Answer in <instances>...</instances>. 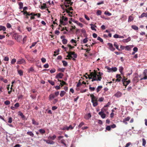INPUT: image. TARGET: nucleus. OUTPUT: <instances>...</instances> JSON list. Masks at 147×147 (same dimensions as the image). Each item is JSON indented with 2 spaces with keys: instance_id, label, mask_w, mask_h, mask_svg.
<instances>
[{
  "instance_id": "8fccbe9b",
  "label": "nucleus",
  "mask_w": 147,
  "mask_h": 147,
  "mask_svg": "<svg viewBox=\"0 0 147 147\" xmlns=\"http://www.w3.org/2000/svg\"><path fill=\"white\" fill-rule=\"evenodd\" d=\"M10 102L8 100H6L4 102V104L6 105H8L10 104Z\"/></svg>"
},
{
  "instance_id": "c03bdc74",
  "label": "nucleus",
  "mask_w": 147,
  "mask_h": 147,
  "mask_svg": "<svg viewBox=\"0 0 147 147\" xmlns=\"http://www.w3.org/2000/svg\"><path fill=\"white\" fill-rule=\"evenodd\" d=\"M106 15H107L108 16H109L111 15V13H110L108 11H105L104 13Z\"/></svg>"
},
{
  "instance_id": "393cba45",
  "label": "nucleus",
  "mask_w": 147,
  "mask_h": 147,
  "mask_svg": "<svg viewBox=\"0 0 147 147\" xmlns=\"http://www.w3.org/2000/svg\"><path fill=\"white\" fill-rule=\"evenodd\" d=\"M65 93L66 92L64 91H61L60 93V96L61 97H62L64 95Z\"/></svg>"
},
{
  "instance_id": "f3484780",
  "label": "nucleus",
  "mask_w": 147,
  "mask_h": 147,
  "mask_svg": "<svg viewBox=\"0 0 147 147\" xmlns=\"http://www.w3.org/2000/svg\"><path fill=\"white\" fill-rule=\"evenodd\" d=\"M18 5L19 6V9H22L23 7V4L22 2H19L18 3Z\"/></svg>"
},
{
  "instance_id": "7c9ffc66",
  "label": "nucleus",
  "mask_w": 147,
  "mask_h": 147,
  "mask_svg": "<svg viewBox=\"0 0 147 147\" xmlns=\"http://www.w3.org/2000/svg\"><path fill=\"white\" fill-rule=\"evenodd\" d=\"M111 69H112V72H115L117 70V68L116 67H112L111 68Z\"/></svg>"
},
{
  "instance_id": "c9c22d12",
  "label": "nucleus",
  "mask_w": 147,
  "mask_h": 147,
  "mask_svg": "<svg viewBox=\"0 0 147 147\" xmlns=\"http://www.w3.org/2000/svg\"><path fill=\"white\" fill-rule=\"evenodd\" d=\"M62 42L63 44H66L67 43V40L66 39H63L62 40Z\"/></svg>"
},
{
  "instance_id": "603ef678",
  "label": "nucleus",
  "mask_w": 147,
  "mask_h": 147,
  "mask_svg": "<svg viewBox=\"0 0 147 147\" xmlns=\"http://www.w3.org/2000/svg\"><path fill=\"white\" fill-rule=\"evenodd\" d=\"M56 71V70L55 68H53L50 70V72L51 73H53L55 72Z\"/></svg>"
},
{
  "instance_id": "a878e982",
  "label": "nucleus",
  "mask_w": 147,
  "mask_h": 147,
  "mask_svg": "<svg viewBox=\"0 0 147 147\" xmlns=\"http://www.w3.org/2000/svg\"><path fill=\"white\" fill-rule=\"evenodd\" d=\"M131 27L135 30H138V27L136 25H132Z\"/></svg>"
},
{
  "instance_id": "bb28decb",
  "label": "nucleus",
  "mask_w": 147,
  "mask_h": 147,
  "mask_svg": "<svg viewBox=\"0 0 147 147\" xmlns=\"http://www.w3.org/2000/svg\"><path fill=\"white\" fill-rule=\"evenodd\" d=\"M27 134L32 137L34 136V134L32 131H28Z\"/></svg>"
},
{
  "instance_id": "f03ea898",
  "label": "nucleus",
  "mask_w": 147,
  "mask_h": 147,
  "mask_svg": "<svg viewBox=\"0 0 147 147\" xmlns=\"http://www.w3.org/2000/svg\"><path fill=\"white\" fill-rule=\"evenodd\" d=\"M68 56H67L68 57V56H69L71 58H72L73 57H74V58H73L72 59L75 61L76 60L75 59V58H76L77 57V55L74 52H70L68 53Z\"/></svg>"
},
{
  "instance_id": "e2e57ef3",
  "label": "nucleus",
  "mask_w": 147,
  "mask_h": 147,
  "mask_svg": "<svg viewBox=\"0 0 147 147\" xmlns=\"http://www.w3.org/2000/svg\"><path fill=\"white\" fill-rule=\"evenodd\" d=\"M14 106L16 108L20 106L18 102H17L15 104Z\"/></svg>"
},
{
  "instance_id": "1a4fd4ad",
  "label": "nucleus",
  "mask_w": 147,
  "mask_h": 147,
  "mask_svg": "<svg viewBox=\"0 0 147 147\" xmlns=\"http://www.w3.org/2000/svg\"><path fill=\"white\" fill-rule=\"evenodd\" d=\"M108 44L109 45V49L110 50H111L112 51H113L115 50V48H114L113 47V45L112 44L108 43Z\"/></svg>"
},
{
  "instance_id": "f8f14e48",
  "label": "nucleus",
  "mask_w": 147,
  "mask_h": 147,
  "mask_svg": "<svg viewBox=\"0 0 147 147\" xmlns=\"http://www.w3.org/2000/svg\"><path fill=\"white\" fill-rule=\"evenodd\" d=\"M98 114L100 115L102 119L105 118L106 117V114L104 113L103 112L100 111L99 112Z\"/></svg>"
},
{
  "instance_id": "412c9836",
  "label": "nucleus",
  "mask_w": 147,
  "mask_h": 147,
  "mask_svg": "<svg viewBox=\"0 0 147 147\" xmlns=\"http://www.w3.org/2000/svg\"><path fill=\"white\" fill-rule=\"evenodd\" d=\"M134 18L133 17L131 16H129L128 19V22H130L134 20Z\"/></svg>"
},
{
  "instance_id": "58836bf2",
  "label": "nucleus",
  "mask_w": 147,
  "mask_h": 147,
  "mask_svg": "<svg viewBox=\"0 0 147 147\" xmlns=\"http://www.w3.org/2000/svg\"><path fill=\"white\" fill-rule=\"evenodd\" d=\"M16 59L13 58L12 59L11 61V63L12 64H13L16 62Z\"/></svg>"
},
{
  "instance_id": "a211bd4d",
  "label": "nucleus",
  "mask_w": 147,
  "mask_h": 147,
  "mask_svg": "<svg viewBox=\"0 0 147 147\" xmlns=\"http://www.w3.org/2000/svg\"><path fill=\"white\" fill-rule=\"evenodd\" d=\"M131 40V38L129 37L123 40V41L125 42H127Z\"/></svg>"
},
{
  "instance_id": "c85d7f7f",
  "label": "nucleus",
  "mask_w": 147,
  "mask_h": 147,
  "mask_svg": "<svg viewBox=\"0 0 147 147\" xmlns=\"http://www.w3.org/2000/svg\"><path fill=\"white\" fill-rule=\"evenodd\" d=\"M125 48L126 50L129 51L131 50V47L130 46L127 45L125 46Z\"/></svg>"
},
{
  "instance_id": "cd10ccee",
  "label": "nucleus",
  "mask_w": 147,
  "mask_h": 147,
  "mask_svg": "<svg viewBox=\"0 0 147 147\" xmlns=\"http://www.w3.org/2000/svg\"><path fill=\"white\" fill-rule=\"evenodd\" d=\"M18 74L20 76H22L23 75V71L22 70H18Z\"/></svg>"
},
{
  "instance_id": "a19ab883",
  "label": "nucleus",
  "mask_w": 147,
  "mask_h": 147,
  "mask_svg": "<svg viewBox=\"0 0 147 147\" xmlns=\"http://www.w3.org/2000/svg\"><path fill=\"white\" fill-rule=\"evenodd\" d=\"M88 41V38L86 37L83 40V42L84 43H86Z\"/></svg>"
},
{
  "instance_id": "79ce46f5",
  "label": "nucleus",
  "mask_w": 147,
  "mask_h": 147,
  "mask_svg": "<svg viewBox=\"0 0 147 147\" xmlns=\"http://www.w3.org/2000/svg\"><path fill=\"white\" fill-rule=\"evenodd\" d=\"M39 131L42 134H44L45 132V130L42 129H39Z\"/></svg>"
},
{
  "instance_id": "aec40b11",
  "label": "nucleus",
  "mask_w": 147,
  "mask_h": 147,
  "mask_svg": "<svg viewBox=\"0 0 147 147\" xmlns=\"http://www.w3.org/2000/svg\"><path fill=\"white\" fill-rule=\"evenodd\" d=\"M93 103V105L94 107L98 105V103L97 101H93L92 100L91 101Z\"/></svg>"
},
{
  "instance_id": "2eb2a0df",
  "label": "nucleus",
  "mask_w": 147,
  "mask_h": 147,
  "mask_svg": "<svg viewBox=\"0 0 147 147\" xmlns=\"http://www.w3.org/2000/svg\"><path fill=\"white\" fill-rule=\"evenodd\" d=\"M55 97V95L53 94H51L49 96V100H51L53 99H54Z\"/></svg>"
},
{
  "instance_id": "72a5a7b5",
  "label": "nucleus",
  "mask_w": 147,
  "mask_h": 147,
  "mask_svg": "<svg viewBox=\"0 0 147 147\" xmlns=\"http://www.w3.org/2000/svg\"><path fill=\"white\" fill-rule=\"evenodd\" d=\"M48 82L52 86H53L55 84V82L52 80H49Z\"/></svg>"
},
{
  "instance_id": "ddd939ff",
  "label": "nucleus",
  "mask_w": 147,
  "mask_h": 147,
  "mask_svg": "<svg viewBox=\"0 0 147 147\" xmlns=\"http://www.w3.org/2000/svg\"><path fill=\"white\" fill-rule=\"evenodd\" d=\"M123 67L121 66H119V72L121 73V74L122 75H123L124 73L123 72Z\"/></svg>"
},
{
  "instance_id": "69168bd1",
  "label": "nucleus",
  "mask_w": 147,
  "mask_h": 147,
  "mask_svg": "<svg viewBox=\"0 0 147 147\" xmlns=\"http://www.w3.org/2000/svg\"><path fill=\"white\" fill-rule=\"evenodd\" d=\"M104 98L102 97H101L99 98L98 101L100 102H102L103 101Z\"/></svg>"
},
{
  "instance_id": "39448f33",
  "label": "nucleus",
  "mask_w": 147,
  "mask_h": 147,
  "mask_svg": "<svg viewBox=\"0 0 147 147\" xmlns=\"http://www.w3.org/2000/svg\"><path fill=\"white\" fill-rule=\"evenodd\" d=\"M132 81L134 84L133 85L135 86V84L139 81L138 77L137 76H135L133 79Z\"/></svg>"
},
{
  "instance_id": "6e6552de",
  "label": "nucleus",
  "mask_w": 147,
  "mask_h": 147,
  "mask_svg": "<svg viewBox=\"0 0 147 147\" xmlns=\"http://www.w3.org/2000/svg\"><path fill=\"white\" fill-rule=\"evenodd\" d=\"M122 95V94L121 92L120 91H118L117 93L115 94L114 96L117 98L120 97Z\"/></svg>"
},
{
  "instance_id": "9b49d317",
  "label": "nucleus",
  "mask_w": 147,
  "mask_h": 147,
  "mask_svg": "<svg viewBox=\"0 0 147 147\" xmlns=\"http://www.w3.org/2000/svg\"><path fill=\"white\" fill-rule=\"evenodd\" d=\"M90 96L91 98V100H92L93 101H97V98L94 95L91 94Z\"/></svg>"
},
{
  "instance_id": "5fc2aeb1",
  "label": "nucleus",
  "mask_w": 147,
  "mask_h": 147,
  "mask_svg": "<svg viewBox=\"0 0 147 147\" xmlns=\"http://www.w3.org/2000/svg\"><path fill=\"white\" fill-rule=\"evenodd\" d=\"M6 27L8 28H10L11 27V26L10 24L9 23H7L6 25Z\"/></svg>"
},
{
  "instance_id": "7ed1b4c3",
  "label": "nucleus",
  "mask_w": 147,
  "mask_h": 147,
  "mask_svg": "<svg viewBox=\"0 0 147 147\" xmlns=\"http://www.w3.org/2000/svg\"><path fill=\"white\" fill-rule=\"evenodd\" d=\"M72 3H73L71 2L70 0H65L64 2V5L66 7H69V5H71Z\"/></svg>"
},
{
  "instance_id": "bf43d9fd",
  "label": "nucleus",
  "mask_w": 147,
  "mask_h": 147,
  "mask_svg": "<svg viewBox=\"0 0 147 147\" xmlns=\"http://www.w3.org/2000/svg\"><path fill=\"white\" fill-rule=\"evenodd\" d=\"M8 122L9 123H11L12 122V118L10 117L9 118Z\"/></svg>"
},
{
  "instance_id": "6ab92c4d",
  "label": "nucleus",
  "mask_w": 147,
  "mask_h": 147,
  "mask_svg": "<svg viewBox=\"0 0 147 147\" xmlns=\"http://www.w3.org/2000/svg\"><path fill=\"white\" fill-rule=\"evenodd\" d=\"M45 141H46L47 143L50 144H53L54 143V142L53 141L50 140H44Z\"/></svg>"
},
{
  "instance_id": "052dcab7",
  "label": "nucleus",
  "mask_w": 147,
  "mask_h": 147,
  "mask_svg": "<svg viewBox=\"0 0 147 147\" xmlns=\"http://www.w3.org/2000/svg\"><path fill=\"white\" fill-rule=\"evenodd\" d=\"M26 29L28 32L32 30V28L31 27H26Z\"/></svg>"
},
{
  "instance_id": "0eeeda50",
  "label": "nucleus",
  "mask_w": 147,
  "mask_h": 147,
  "mask_svg": "<svg viewBox=\"0 0 147 147\" xmlns=\"http://www.w3.org/2000/svg\"><path fill=\"white\" fill-rule=\"evenodd\" d=\"M63 76V73H60L56 75L55 78L56 79H58L59 78L61 79L62 78Z\"/></svg>"
},
{
  "instance_id": "5701e85b",
  "label": "nucleus",
  "mask_w": 147,
  "mask_h": 147,
  "mask_svg": "<svg viewBox=\"0 0 147 147\" xmlns=\"http://www.w3.org/2000/svg\"><path fill=\"white\" fill-rule=\"evenodd\" d=\"M114 45L118 51H120V49H119L118 46L116 42H114Z\"/></svg>"
},
{
  "instance_id": "4c0bfd02",
  "label": "nucleus",
  "mask_w": 147,
  "mask_h": 147,
  "mask_svg": "<svg viewBox=\"0 0 147 147\" xmlns=\"http://www.w3.org/2000/svg\"><path fill=\"white\" fill-rule=\"evenodd\" d=\"M143 74L144 76H147V69H146L144 70Z\"/></svg>"
},
{
  "instance_id": "ea45409f",
  "label": "nucleus",
  "mask_w": 147,
  "mask_h": 147,
  "mask_svg": "<svg viewBox=\"0 0 147 147\" xmlns=\"http://www.w3.org/2000/svg\"><path fill=\"white\" fill-rule=\"evenodd\" d=\"M142 146H145L146 144V140L144 138H143L142 139Z\"/></svg>"
},
{
  "instance_id": "c756f323",
  "label": "nucleus",
  "mask_w": 147,
  "mask_h": 147,
  "mask_svg": "<svg viewBox=\"0 0 147 147\" xmlns=\"http://www.w3.org/2000/svg\"><path fill=\"white\" fill-rule=\"evenodd\" d=\"M102 88V86H98L97 88L96 89V90L97 92H99L100 90V89Z\"/></svg>"
},
{
  "instance_id": "37998d69",
  "label": "nucleus",
  "mask_w": 147,
  "mask_h": 147,
  "mask_svg": "<svg viewBox=\"0 0 147 147\" xmlns=\"http://www.w3.org/2000/svg\"><path fill=\"white\" fill-rule=\"evenodd\" d=\"M62 63H63V65L65 66H66L67 65V62L65 61H63Z\"/></svg>"
},
{
  "instance_id": "864d4df0",
  "label": "nucleus",
  "mask_w": 147,
  "mask_h": 147,
  "mask_svg": "<svg viewBox=\"0 0 147 147\" xmlns=\"http://www.w3.org/2000/svg\"><path fill=\"white\" fill-rule=\"evenodd\" d=\"M84 125V123L83 122H81L79 124L78 126V127L79 128H80L83 125Z\"/></svg>"
},
{
  "instance_id": "9d476101",
  "label": "nucleus",
  "mask_w": 147,
  "mask_h": 147,
  "mask_svg": "<svg viewBox=\"0 0 147 147\" xmlns=\"http://www.w3.org/2000/svg\"><path fill=\"white\" fill-rule=\"evenodd\" d=\"M90 25L91 26L90 28L92 30L96 31V29L95 28L96 27V26L92 24H90Z\"/></svg>"
},
{
  "instance_id": "4468645a",
  "label": "nucleus",
  "mask_w": 147,
  "mask_h": 147,
  "mask_svg": "<svg viewBox=\"0 0 147 147\" xmlns=\"http://www.w3.org/2000/svg\"><path fill=\"white\" fill-rule=\"evenodd\" d=\"M144 17H147V13H143L139 17V18H142Z\"/></svg>"
},
{
  "instance_id": "49530a36",
  "label": "nucleus",
  "mask_w": 147,
  "mask_h": 147,
  "mask_svg": "<svg viewBox=\"0 0 147 147\" xmlns=\"http://www.w3.org/2000/svg\"><path fill=\"white\" fill-rule=\"evenodd\" d=\"M111 127L110 125H107L106 127V129L108 131H110L111 129Z\"/></svg>"
},
{
  "instance_id": "b1692460",
  "label": "nucleus",
  "mask_w": 147,
  "mask_h": 147,
  "mask_svg": "<svg viewBox=\"0 0 147 147\" xmlns=\"http://www.w3.org/2000/svg\"><path fill=\"white\" fill-rule=\"evenodd\" d=\"M34 71V69L33 67H31L29 68L28 70V72L30 73L31 72H33Z\"/></svg>"
},
{
  "instance_id": "de8ad7c7",
  "label": "nucleus",
  "mask_w": 147,
  "mask_h": 147,
  "mask_svg": "<svg viewBox=\"0 0 147 147\" xmlns=\"http://www.w3.org/2000/svg\"><path fill=\"white\" fill-rule=\"evenodd\" d=\"M97 40H99L101 42H103V39L101 38L100 36H98L97 38Z\"/></svg>"
},
{
  "instance_id": "4be33fe9",
  "label": "nucleus",
  "mask_w": 147,
  "mask_h": 147,
  "mask_svg": "<svg viewBox=\"0 0 147 147\" xmlns=\"http://www.w3.org/2000/svg\"><path fill=\"white\" fill-rule=\"evenodd\" d=\"M6 29L5 27L4 26H0V30H2L3 31H5Z\"/></svg>"
},
{
  "instance_id": "3c124183",
  "label": "nucleus",
  "mask_w": 147,
  "mask_h": 147,
  "mask_svg": "<svg viewBox=\"0 0 147 147\" xmlns=\"http://www.w3.org/2000/svg\"><path fill=\"white\" fill-rule=\"evenodd\" d=\"M102 13L101 11L100 10H98L96 12V14L97 16H99Z\"/></svg>"
},
{
  "instance_id": "f257e3e1",
  "label": "nucleus",
  "mask_w": 147,
  "mask_h": 147,
  "mask_svg": "<svg viewBox=\"0 0 147 147\" xmlns=\"http://www.w3.org/2000/svg\"><path fill=\"white\" fill-rule=\"evenodd\" d=\"M68 20V18L64 16H62V18L60 19V22L61 24L63 25H65L67 24V22Z\"/></svg>"
},
{
  "instance_id": "6e6d98bb",
  "label": "nucleus",
  "mask_w": 147,
  "mask_h": 147,
  "mask_svg": "<svg viewBox=\"0 0 147 147\" xmlns=\"http://www.w3.org/2000/svg\"><path fill=\"white\" fill-rule=\"evenodd\" d=\"M65 69V68H59L58 69L59 71H61V72H63L64 71Z\"/></svg>"
},
{
  "instance_id": "f704fd0d",
  "label": "nucleus",
  "mask_w": 147,
  "mask_h": 147,
  "mask_svg": "<svg viewBox=\"0 0 147 147\" xmlns=\"http://www.w3.org/2000/svg\"><path fill=\"white\" fill-rule=\"evenodd\" d=\"M32 124L33 125H38L39 124L38 123H36L35 121L34 120V119H32Z\"/></svg>"
},
{
  "instance_id": "e433bc0d",
  "label": "nucleus",
  "mask_w": 147,
  "mask_h": 147,
  "mask_svg": "<svg viewBox=\"0 0 147 147\" xmlns=\"http://www.w3.org/2000/svg\"><path fill=\"white\" fill-rule=\"evenodd\" d=\"M89 89L91 91H94L95 90V88L93 87H91V85H90L89 86Z\"/></svg>"
},
{
  "instance_id": "20e7f679",
  "label": "nucleus",
  "mask_w": 147,
  "mask_h": 147,
  "mask_svg": "<svg viewBox=\"0 0 147 147\" xmlns=\"http://www.w3.org/2000/svg\"><path fill=\"white\" fill-rule=\"evenodd\" d=\"M24 63H26V61L23 58L18 59L17 62V64H20Z\"/></svg>"
},
{
  "instance_id": "0e129e2a",
  "label": "nucleus",
  "mask_w": 147,
  "mask_h": 147,
  "mask_svg": "<svg viewBox=\"0 0 147 147\" xmlns=\"http://www.w3.org/2000/svg\"><path fill=\"white\" fill-rule=\"evenodd\" d=\"M131 143L130 142H129L127 143L125 147H128L129 146L131 145Z\"/></svg>"
},
{
  "instance_id": "dca6fc26",
  "label": "nucleus",
  "mask_w": 147,
  "mask_h": 147,
  "mask_svg": "<svg viewBox=\"0 0 147 147\" xmlns=\"http://www.w3.org/2000/svg\"><path fill=\"white\" fill-rule=\"evenodd\" d=\"M61 143L63 144L65 147H67L68 145L66 144L65 143V141L64 139H62L61 140Z\"/></svg>"
},
{
  "instance_id": "680f3d73",
  "label": "nucleus",
  "mask_w": 147,
  "mask_h": 147,
  "mask_svg": "<svg viewBox=\"0 0 147 147\" xmlns=\"http://www.w3.org/2000/svg\"><path fill=\"white\" fill-rule=\"evenodd\" d=\"M26 36H25L23 39V43H24L26 41Z\"/></svg>"
},
{
  "instance_id": "13d9d810",
  "label": "nucleus",
  "mask_w": 147,
  "mask_h": 147,
  "mask_svg": "<svg viewBox=\"0 0 147 147\" xmlns=\"http://www.w3.org/2000/svg\"><path fill=\"white\" fill-rule=\"evenodd\" d=\"M119 35H118L117 34H115L113 36V37L115 38H119Z\"/></svg>"
},
{
  "instance_id": "09e8293b",
  "label": "nucleus",
  "mask_w": 147,
  "mask_h": 147,
  "mask_svg": "<svg viewBox=\"0 0 147 147\" xmlns=\"http://www.w3.org/2000/svg\"><path fill=\"white\" fill-rule=\"evenodd\" d=\"M106 67L108 70V72H112V69L111 68L107 66Z\"/></svg>"
},
{
  "instance_id": "4d7b16f0",
  "label": "nucleus",
  "mask_w": 147,
  "mask_h": 147,
  "mask_svg": "<svg viewBox=\"0 0 147 147\" xmlns=\"http://www.w3.org/2000/svg\"><path fill=\"white\" fill-rule=\"evenodd\" d=\"M70 42L72 43H74L75 44H76L77 43V41L73 39L71 40Z\"/></svg>"
},
{
  "instance_id": "423d86ee",
  "label": "nucleus",
  "mask_w": 147,
  "mask_h": 147,
  "mask_svg": "<svg viewBox=\"0 0 147 147\" xmlns=\"http://www.w3.org/2000/svg\"><path fill=\"white\" fill-rule=\"evenodd\" d=\"M22 13H23V15L25 16L24 18L27 19H28L29 18L28 16H29V15H27V14H28V12H27L26 11H22L21 12Z\"/></svg>"
},
{
  "instance_id": "338daca9",
  "label": "nucleus",
  "mask_w": 147,
  "mask_h": 147,
  "mask_svg": "<svg viewBox=\"0 0 147 147\" xmlns=\"http://www.w3.org/2000/svg\"><path fill=\"white\" fill-rule=\"evenodd\" d=\"M55 89L57 90H59L61 88L58 85L56 86L55 87Z\"/></svg>"
},
{
  "instance_id": "473e14b6",
  "label": "nucleus",
  "mask_w": 147,
  "mask_h": 147,
  "mask_svg": "<svg viewBox=\"0 0 147 147\" xmlns=\"http://www.w3.org/2000/svg\"><path fill=\"white\" fill-rule=\"evenodd\" d=\"M74 128V127H73L71 125H70L69 127L67 126V130H69V129H72Z\"/></svg>"
},
{
  "instance_id": "2f4dec72",
  "label": "nucleus",
  "mask_w": 147,
  "mask_h": 147,
  "mask_svg": "<svg viewBox=\"0 0 147 147\" xmlns=\"http://www.w3.org/2000/svg\"><path fill=\"white\" fill-rule=\"evenodd\" d=\"M43 6H41V8L42 9H44L47 8L46 3H44L43 4Z\"/></svg>"
},
{
  "instance_id": "774afa93",
  "label": "nucleus",
  "mask_w": 147,
  "mask_h": 147,
  "mask_svg": "<svg viewBox=\"0 0 147 147\" xmlns=\"http://www.w3.org/2000/svg\"><path fill=\"white\" fill-rule=\"evenodd\" d=\"M42 62L44 63H45L46 61V59L44 58H42L41 59Z\"/></svg>"
},
{
  "instance_id": "a18cd8bd",
  "label": "nucleus",
  "mask_w": 147,
  "mask_h": 147,
  "mask_svg": "<svg viewBox=\"0 0 147 147\" xmlns=\"http://www.w3.org/2000/svg\"><path fill=\"white\" fill-rule=\"evenodd\" d=\"M19 115L22 118H24L25 117V116L24 115L23 113H22L21 111H20L19 112Z\"/></svg>"
}]
</instances>
